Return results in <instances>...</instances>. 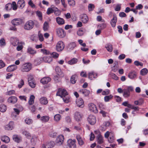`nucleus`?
I'll return each mask as SVG.
<instances>
[{"label": "nucleus", "instance_id": "22", "mask_svg": "<svg viewBox=\"0 0 148 148\" xmlns=\"http://www.w3.org/2000/svg\"><path fill=\"white\" fill-rule=\"evenodd\" d=\"M27 52L29 54L34 55L36 53V50L31 47H28L27 49Z\"/></svg>", "mask_w": 148, "mask_h": 148}, {"label": "nucleus", "instance_id": "43", "mask_svg": "<svg viewBox=\"0 0 148 148\" xmlns=\"http://www.w3.org/2000/svg\"><path fill=\"white\" fill-rule=\"evenodd\" d=\"M6 45V43L5 39L3 38H1L0 40V46L3 47Z\"/></svg>", "mask_w": 148, "mask_h": 148}, {"label": "nucleus", "instance_id": "42", "mask_svg": "<svg viewBox=\"0 0 148 148\" xmlns=\"http://www.w3.org/2000/svg\"><path fill=\"white\" fill-rule=\"evenodd\" d=\"M6 106L3 104L0 105V111L1 112H5L6 110Z\"/></svg>", "mask_w": 148, "mask_h": 148}, {"label": "nucleus", "instance_id": "39", "mask_svg": "<svg viewBox=\"0 0 148 148\" xmlns=\"http://www.w3.org/2000/svg\"><path fill=\"white\" fill-rule=\"evenodd\" d=\"M22 134L27 138H30L31 137L30 134L28 132L26 131H23Z\"/></svg>", "mask_w": 148, "mask_h": 148}, {"label": "nucleus", "instance_id": "25", "mask_svg": "<svg viewBox=\"0 0 148 148\" xmlns=\"http://www.w3.org/2000/svg\"><path fill=\"white\" fill-rule=\"evenodd\" d=\"M17 101V98L14 96H11L8 99V101L10 103H14Z\"/></svg>", "mask_w": 148, "mask_h": 148}, {"label": "nucleus", "instance_id": "59", "mask_svg": "<svg viewBox=\"0 0 148 148\" xmlns=\"http://www.w3.org/2000/svg\"><path fill=\"white\" fill-rule=\"evenodd\" d=\"M94 8V5L92 4H90L88 5V8L89 11H92Z\"/></svg>", "mask_w": 148, "mask_h": 148}, {"label": "nucleus", "instance_id": "55", "mask_svg": "<svg viewBox=\"0 0 148 148\" xmlns=\"http://www.w3.org/2000/svg\"><path fill=\"white\" fill-rule=\"evenodd\" d=\"M28 4L32 8H35L36 7L35 5L34 4L32 0H29Z\"/></svg>", "mask_w": 148, "mask_h": 148}, {"label": "nucleus", "instance_id": "45", "mask_svg": "<svg viewBox=\"0 0 148 148\" xmlns=\"http://www.w3.org/2000/svg\"><path fill=\"white\" fill-rule=\"evenodd\" d=\"M148 72L147 69L146 68H144L140 71V74L142 75H146Z\"/></svg>", "mask_w": 148, "mask_h": 148}, {"label": "nucleus", "instance_id": "5", "mask_svg": "<svg viewBox=\"0 0 148 148\" xmlns=\"http://www.w3.org/2000/svg\"><path fill=\"white\" fill-rule=\"evenodd\" d=\"M68 94V93L65 90L61 88L59 89L56 93V95L60 96L62 98L67 96Z\"/></svg>", "mask_w": 148, "mask_h": 148}, {"label": "nucleus", "instance_id": "8", "mask_svg": "<svg viewBox=\"0 0 148 148\" xmlns=\"http://www.w3.org/2000/svg\"><path fill=\"white\" fill-rule=\"evenodd\" d=\"M76 140L69 139L67 141V145L70 148H76Z\"/></svg>", "mask_w": 148, "mask_h": 148}, {"label": "nucleus", "instance_id": "58", "mask_svg": "<svg viewBox=\"0 0 148 148\" xmlns=\"http://www.w3.org/2000/svg\"><path fill=\"white\" fill-rule=\"evenodd\" d=\"M50 55L52 57L55 58H58L59 56V54L55 52L51 53Z\"/></svg>", "mask_w": 148, "mask_h": 148}, {"label": "nucleus", "instance_id": "62", "mask_svg": "<svg viewBox=\"0 0 148 148\" xmlns=\"http://www.w3.org/2000/svg\"><path fill=\"white\" fill-rule=\"evenodd\" d=\"M14 111L17 114H18L20 112L22 111L23 110V108H21V109H20V110H18L17 108H14Z\"/></svg>", "mask_w": 148, "mask_h": 148}, {"label": "nucleus", "instance_id": "27", "mask_svg": "<svg viewBox=\"0 0 148 148\" xmlns=\"http://www.w3.org/2000/svg\"><path fill=\"white\" fill-rule=\"evenodd\" d=\"M50 119L49 117L48 116H44L41 117L40 120L42 123H46Z\"/></svg>", "mask_w": 148, "mask_h": 148}, {"label": "nucleus", "instance_id": "12", "mask_svg": "<svg viewBox=\"0 0 148 148\" xmlns=\"http://www.w3.org/2000/svg\"><path fill=\"white\" fill-rule=\"evenodd\" d=\"M64 140V136L62 135L59 136L57 138L56 143L58 145H61L63 143Z\"/></svg>", "mask_w": 148, "mask_h": 148}, {"label": "nucleus", "instance_id": "4", "mask_svg": "<svg viewBox=\"0 0 148 148\" xmlns=\"http://www.w3.org/2000/svg\"><path fill=\"white\" fill-rule=\"evenodd\" d=\"M89 110L91 112L97 113L98 112L96 106L93 103H90L88 104Z\"/></svg>", "mask_w": 148, "mask_h": 148}, {"label": "nucleus", "instance_id": "34", "mask_svg": "<svg viewBox=\"0 0 148 148\" xmlns=\"http://www.w3.org/2000/svg\"><path fill=\"white\" fill-rule=\"evenodd\" d=\"M78 61V59L75 58H73L68 62V63L69 64L72 65L76 64Z\"/></svg>", "mask_w": 148, "mask_h": 148}, {"label": "nucleus", "instance_id": "47", "mask_svg": "<svg viewBox=\"0 0 148 148\" xmlns=\"http://www.w3.org/2000/svg\"><path fill=\"white\" fill-rule=\"evenodd\" d=\"M118 63L117 62H116L115 65L113 66V67L112 68V70L114 72H116L118 70Z\"/></svg>", "mask_w": 148, "mask_h": 148}, {"label": "nucleus", "instance_id": "23", "mask_svg": "<svg viewBox=\"0 0 148 148\" xmlns=\"http://www.w3.org/2000/svg\"><path fill=\"white\" fill-rule=\"evenodd\" d=\"M51 80V79L49 77H45L43 78L40 80V82L43 84H47Z\"/></svg>", "mask_w": 148, "mask_h": 148}, {"label": "nucleus", "instance_id": "63", "mask_svg": "<svg viewBox=\"0 0 148 148\" xmlns=\"http://www.w3.org/2000/svg\"><path fill=\"white\" fill-rule=\"evenodd\" d=\"M24 82L23 79H21L20 82V83L18 85V87L19 88H21L24 85Z\"/></svg>", "mask_w": 148, "mask_h": 148}, {"label": "nucleus", "instance_id": "19", "mask_svg": "<svg viewBox=\"0 0 148 148\" xmlns=\"http://www.w3.org/2000/svg\"><path fill=\"white\" fill-rule=\"evenodd\" d=\"M40 103L42 105H46L48 103V100L47 98L42 97L39 99Z\"/></svg>", "mask_w": 148, "mask_h": 148}, {"label": "nucleus", "instance_id": "17", "mask_svg": "<svg viewBox=\"0 0 148 148\" xmlns=\"http://www.w3.org/2000/svg\"><path fill=\"white\" fill-rule=\"evenodd\" d=\"M82 117V115L79 112H76L75 114V118L77 121H81Z\"/></svg>", "mask_w": 148, "mask_h": 148}, {"label": "nucleus", "instance_id": "53", "mask_svg": "<svg viewBox=\"0 0 148 148\" xmlns=\"http://www.w3.org/2000/svg\"><path fill=\"white\" fill-rule=\"evenodd\" d=\"M20 44H21V45H18L16 48V49L17 51H20L22 50L23 47V46L22 45L23 44H24V43L23 42H21Z\"/></svg>", "mask_w": 148, "mask_h": 148}, {"label": "nucleus", "instance_id": "15", "mask_svg": "<svg viewBox=\"0 0 148 148\" xmlns=\"http://www.w3.org/2000/svg\"><path fill=\"white\" fill-rule=\"evenodd\" d=\"M117 18L115 14H114L113 18L112 19L110 22V24L112 27H115L116 23L117 22Z\"/></svg>", "mask_w": 148, "mask_h": 148}, {"label": "nucleus", "instance_id": "52", "mask_svg": "<svg viewBox=\"0 0 148 148\" xmlns=\"http://www.w3.org/2000/svg\"><path fill=\"white\" fill-rule=\"evenodd\" d=\"M62 98H63V100L64 102L67 103L69 102V98L68 96H67V95L65 97H64Z\"/></svg>", "mask_w": 148, "mask_h": 148}, {"label": "nucleus", "instance_id": "30", "mask_svg": "<svg viewBox=\"0 0 148 148\" xmlns=\"http://www.w3.org/2000/svg\"><path fill=\"white\" fill-rule=\"evenodd\" d=\"M1 139L2 141L6 143H8L10 141L9 138L6 136H2L1 138Z\"/></svg>", "mask_w": 148, "mask_h": 148}, {"label": "nucleus", "instance_id": "64", "mask_svg": "<svg viewBox=\"0 0 148 148\" xmlns=\"http://www.w3.org/2000/svg\"><path fill=\"white\" fill-rule=\"evenodd\" d=\"M77 33L78 35L81 36L84 34V32L83 30L82 29H79L77 32Z\"/></svg>", "mask_w": 148, "mask_h": 148}, {"label": "nucleus", "instance_id": "1", "mask_svg": "<svg viewBox=\"0 0 148 148\" xmlns=\"http://www.w3.org/2000/svg\"><path fill=\"white\" fill-rule=\"evenodd\" d=\"M32 67L31 64L30 63H27L21 66L20 70L23 72H28L31 70Z\"/></svg>", "mask_w": 148, "mask_h": 148}, {"label": "nucleus", "instance_id": "7", "mask_svg": "<svg viewBox=\"0 0 148 148\" xmlns=\"http://www.w3.org/2000/svg\"><path fill=\"white\" fill-rule=\"evenodd\" d=\"M64 47L63 42L61 41H59L57 44L56 49L58 51H61L64 49Z\"/></svg>", "mask_w": 148, "mask_h": 148}, {"label": "nucleus", "instance_id": "37", "mask_svg": "<svg viewBox=\"0 0 148 148\" xmlns=\"http://www.w3.org/2000/svg\"><path fill=\"white\" fill-rule=\"evenodd\" d=\"M55 70L58 75L61 76H63L64 75L62 72L61 71L59 67H56Z\"/></svg>", "mask_w": 148, "mask_h": 148}, {"label": "nucleus", "instance_id": "10", "mask_svg": "<svg viewBox=\"0 0 148 148\" xmlns=\"http://www.w3.org/2000/svg\"><path fill=\"white\" fill-rule=\"evenodd\" d=\"M87 120L89 123L91 125H94L96 122L95 117L93 115H90Z\"/></svg>", "mask_w": 148, "mask_h": 148}, {"label": "nucleus", "instance_id": "60", "mask_svg": "<svg viewBox=\"0 0 148 148\" xmlns=\"http://www.w3.org/2000/svg\"><path fill=\"white\" fill-rule=\"evenodd\" d=\"M110 90L108 89H106L103 91L102 92V94L103 95H108L109 94Z\"/></svg>", "mask_w": 148, "mask_h": 148}, {"label": "nucleus", "instance_id": "46", "mask_svg": "<svg viewBox=\"0 0 148 148\" xmlns=\"http://www.w3.org/2000/svg\"><path fill=\"white\" fill-rule=\"evenodd\" d=\"M68 3L71 6L74 7L75 5V1L74 0H67Z\"/></svg>", "mask_w": 148, "mask_h": 148}, {"label": "nucleus", "instance_id": "51", "mask_svg": "<svg viewBox=\"0 0 148 148\" xmlns=\"http://www.w3.org/2000/svg\"><path fill=\"white\" fill-rule=\"evenodd\" d=\"M25 123L28 125H30L33 122V120L31 119L28 118H26L25 120Z\"/></svg>", "mask_w": 148, "mask_h": 148}, {"label": "nucleus", "instance_id": "57", "mask_svg": "<svg viewBox=\"0 0 148 148\" xmlns=\"http://www.w3.org/2000/svg\"><path fill=\"white\" fill-rule=\"evenodd\" d=\"M40 52L44 54L48 55L49 54V52L48 50L45 49H41Z\"/></svg>", "mask_w": 148, "mask_h": 148}, {"label": "nucleus", "instance_id": "14", "mask_svg": "<svg viewBox=\"0 0 148 148\" xmlns=\"http://www.w3.org/2000/svg\"><path fill=\"white\" fill-rule=\"evenodd\" d=\"M14 122L12 121H10L9 123L5 126V129L7 130H12L14 127Z\"/></svg>", "mask_w": 148, "mask_h": 148}, {"label": "nucleus", "instance_id": "18", "mask_svg": "<svg viewBox=\"0 0 148 148\" xmlns=\"http://www.w3.org/2000/svg\"><path fill=\"white\" fill-rule=\"evenodd\" d=\"M17 68V66L15 65H12L8 66L6 70L8 72H12L16 70Z\"/></svg>", "mask_w": 148, "mask_h": 148}, {"label": "nucleus", "instance_id": "36", "mask_svg": "<svg viewBox=\"0 0 148 148\" xmlns=\"http://www.w3.org/2000/svg\"><path fill=\"white\" fill-rule=\"evenodd\" d=\"M49 27V23L47 21H45L43 24V29L45 31L48 30Z\"/></svg>", "mask_w": 148, "mask_h": 148}, {"label": "nucleus", "instance_id": "41", "mask_svg": "<svg viewBox=\"0 0 148 148\" xmlns=\"http://www.w3.org/2000/svg\"><path fill=\"white\" fill-rule=\"evenodd\" d=\"M123 95L125 97H127L130 95V92L127 90H123Z\"/></svg>", "mask_w": 148, "mask_h": 148}, {"label": "nucleus", "instance_id": "35", "mask_svg": "<svg viewBox=\"0 0 148 148\" xmlns=\"http://www.w3.org/2000/svg\"><path fill=\"white\" fill-rule=\"evenodd\" d=\"M76 138L78 141L79 144L80 145H82L84 144V142L79 135H77Z\"/></svg>", "mask_w": 148, "mask_h": 148}, {"label": "nucleus", "instance_id": "28", "mask_svg": "<svg viewBox=\"0 0 148 148\" xmlns=\"http://www.w3.org/2000/svg\"><path fill=\"white\" fill-rule=\"evenodd\" d=\"M13 139L15 142L18 143L21 141V137L17 135H14L13 136Z\"/></svg>", "mask_w": 148, "mask_h": 148}, {"label": "nucleus", "instance_id": "49", "mask_svg": "<svg viewBox=\"0 0 148 148\" xmlns=\"http://www.w3.org/2000/svg\"><path fill=\"white\" fill-rule=\"evenodd\" d=\"M12 5L11 3H8L5 6V9L7 10H10L12 8Z\"/></svg>", "mask_w": 148, "mask_h": 148}, {"label": "nucleus", "instance_id": "11", "mask_svg": "<svg viewBox=\"0 0 148 148\" xmlns=\"http://www.w3.org/2000/svg\"><path fill=\"white\" fill-rule=\"evenodd\" d=\"M76 103L77 106L79 107L83 108L84 106V101L81 98L77 99L76 101Z\"/></svg>", "mask_w": 148, "mask_h": 148}, {"label": "nucleus", "instance_id": "32", "mask_svg": "<svg viewBox=\"0 0 148 148\" xmlns=\"http://www.w3.org/2000/svg\"><path fill=\"white\" fill-rule=\"evenodd\" d=\"M61 119V116L59 114L55 115L54 116V120L56 122H59Z\"/></svg>", "mask_w": 148, "mask_h": 148}, {"label": "nucleus", "instance_id": "2", "mask_svg": "<svg viewBox=\"0 0 148 148\" xmlns=\"http://www.w3.org/2000/svg\"><path fill=\"white\" fill-rule=\"evenodd\" d=\"M34 23L32 20H29L27 21L24 26V29L29 30L32 29L34 26Z\"/></svg>", "mask_w": 148, "mask_h": 148}, {"label": "nucleus", "instance_id": "38", "mask_svg": "<svg viewBox=\"0 0 148 148\" xmlns=\"http://www.w3.org/2000/svg\"><path fill=\"white\" fill-rule=\"evenodd\" d=\"M47 148H52L54 147L55 144L53 141H52L47 143Z\"/></svg>", "mask_w": 148, "mask_h": 148}, {"label": "nucleus", "instance_id": "44", "mask_svg": "<svg viewBox=\"0 0 148 148\" xmlns=\"http://www.w3.org/2000/svg\"><path fill=\"white\" fill-rule=\"evenodd\" d=\"M112 97L113 96L111 95H109L106 96L104 97V101L105 102L108 101L112 98Z\"/></svg>", "mask_w": 148, "mask_h": 148}, {"label": "nucleus", "instance_id": "24", "mask_svg": "<svg viewBox=\"0 0 148 148\" xmlns=\"http://www.w3.org/2000/svg\"><path fill=\"white\" fill-rule=\"evenodd\" d=\"M137 76V73L134 71L130 72L128 74V77L130 79H133L135 78Z\"/></svg>", "mask_w": 148, "mask_h": 148}, {"label": "nucleus", "instance_id": "3", "mask_svg": "<svg viewBox=\"0 0 148 148\" xmlns=\"http://www.w3.org/2000/svg\"><path fill=\"white\" fill-rule=\"evenodd\" d=\"M57 35L60 38H63L65 36L66 33L64 30L61 28H58L56 29Z\"/></svg>", "mask_w": 148, "mask_h": 148}, {"label": "nucleus", "instance_id": "6", "mask_svg": "<svg viewBox=\"0 0 148 148\" xmlns=\"http://www.w3.org/2000/svg\"><path fill=\"white\" fill-rule=\"evenodd\" d=\"M38 61H40V63L38 64H40L42 61L45 62L50 63L52 61V58L49 56H45L43 58H40L38 60Z\"/></svg>", "mask_w": 148, "mask_h": 148}, {"label": "nucleus", "instance_id": "13", "mask_svg": "<svg viewBox=\"0 0 148 148\" xmlns=\"http://www.w3.org/2000/svg\"><path fill=\"white\" fill-rule=\"evenodd\" d=\"M17 5L19 8L23 9L25 6V2L24 0H18L17 2Z\"/></svg>", "mask_w": 148, "mask_h": 148}, {"label": "nucleus", "instance_id": "31", "mask_svg": "<svg viewBox=\"0 0 148 148\" xmlns=\"http://www.w3.org/2000/svg\"><path fill=\"white\" fill-rule=\"evenodd\" d=\"M35 97L33 95H31L29 97L28 103L29 105H31L34 104V101Z\"/></svg>", "mask_w": 148, "mask_h": 148}, {"label": "nucleus", "instance_id": "56", "mask_svg": "<svg viewBox=\"0 0 148 148\" xmlns=\"http://www.w3.org/2000/svg\"><path fill=\"white\" fill-rule=\"evenodd\" d=\"M110 75L112 78L114 80H117L119 79V77L115 74L113 73H111L110 74Z\"/></svg>", "mask_w": 148, "mask_h": 148}, {"label": "nucleus", "instance_id": "20", "mask_svg": "<svg viewBox=\"0 0 148 148\" xmlns=\"http://www.w3.org/2000/svg\"><path fill=\"white\" fill-rule=\"evenodd\" d=\"M81 21L83 23H87L88 20V17L86 14H83L80 16Z\"/></svg>", "mask_w": 148, "mask_h": 148}, {"label": "nucleus", "instance_id": "21", "mask_svg": "<svg viewBox=\"0 0 148 148\" xmlns=\"http://www.w3.org/2000/svg\"><path fill=\"white\" fill-rule=\"evenodd\" d=\"M56 21L57 23L60 25H63L65 23L64 20L59 17H57L56 18Z\"/></svg>", "mask_w": 148, "mask_h": 148}, {"label": "nucleus", "instance_id": "61", "mask_svg": "<svg viewBox=\"0 0 148 148\" xmlns=\"http://www.w3.org/2000/svg\"><path fill=\"white\" fill-rule=\"evenodd\" d=\"M53 11H54L53 10V9L49 8H48L47 11V14L49 15L51 13H52Z\"/></svg>", "mask_w": 148, "mask_h": 148}, {"label": "nucleus", "instance_id": "26", "mask_svg": "<svg viewBox=\"0 0 148 148\" xmlns=\"http://www.w3.org/2000/svg\"><path fill=\"white\" fill-rule=\"evenodd\" d=\"M79 92L84 96H87L89 95L90 91L86 89H82L79 90Z\"/></svg>", "mask_w": 148, "mask_h": 148}, {"label": "nucleus", "instance_id": "48", "mask_svg": "<svg viewBox=\"0 0 148 148\" xmlns=\"http://www.w3.org/2000/svg\"><path fill=\"white\" fill-rule=\"evenodd\" d=\"M77 77L76 75H73L71 77V81L72 84H74L76 82V80L75 79Z\"/></svg>", "mask_w": 148, "mask_h": 148}, {"label": "nucleus", "instance_id": "50", "mask_svg": "<svg viewBox=\"0 0 148 148\" xmlns=\"http://www.w3.org/2000/svg\"><path fill=\"white\" fill-rule=\"evenodd\" d=\"M12 5V9L14 10H16L17 9L18 6L16 5V2L15 1H13L12 2V3H11Z\"/></svg>", "mask_w": 148, "mask_h": 148}, {"label": "nucleus", "instance_id": "16", "mask_svg": "<svg viewBox=\"0 0 148 148\" xmlns=\"http://www.w3.org/2000/svg\"><path fill=\"white\" fill-rule=\"evenodd\" d=\"M88 78L91 80L93 79V78H96L97 77V74L94 71H91L88 73Z\"/></svg>", "mask_w": 148, "mask_h": 148}, {"label": "nucleus", "instance_id": "40", "mask_svg": "<svg viewBox=\"0 0 148 148\" xmlns=\"http://www.w3.org/2000/svg\"><path fill=\"white\" fill-rule=\"evenodd\" d=\"M75 46V42H72L69 45L68 47L70 50H73Z\"/></svg>", "mask_w": 148, "mask_h": 148}, {"label": "nucleus", "instance_id": "29", "mask_svg": "<svg viewBox=\"0 0 148 148\" xmlns=\"http://www.w3.org/2000/svg\"><path fill=\"white\" fill-rule=\"evenodd\" d=\"M96 138L98 143L101 144L103 143V138L101 135L98 134Z\"/></svg>", "mask_w": 148, "mask_h": 148}, {"label": "nucleus", "instance_id": "9", "mask_svg": "<svg viewBox=\"0 0 148 148\" xmlns=\"http://www.w3.org/2000/svg\"><path fill=\"white\" fill-rule=\"evenodd\" d=\"M12 24L14 25H18L22 24L23 20L20 18H15L13 19L11 21Z\"/></svg>", "mask_w": 148, "mask_h": 148}, {"label": "nucleus", "instance_id": "54", "mask_svg": "<svg viewBox=\"0 0 148 148\" xmlns=\"http://www.w3.org/2000/svg\"><path fill=\"white\" fill-rule=\"evenodd\" d=\"M29 85L32 88H34L35 87L36 83L34 81H32L28 82Z\"/></svg>", "mask_w": 148, "mask_h": 148}, {"label": "nucleus", "instance_id": "33", "mask_svg": "<svg viewBox=\"0 0 148 148\" xmlns=\"http://www.w3.org/2000/svg\"><path fill=\"white\" fill-rule=\"evenodd\" d=\"M105 48L109 52L112 51L113 50V47L112 45L110 44H107L105 46Z\"/></svg>", "mask_w": 148, "mask_h": 148}]
</instances>
